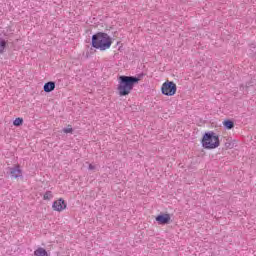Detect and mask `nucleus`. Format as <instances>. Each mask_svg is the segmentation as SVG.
I'll list each match as a JSON object with an SVG mask.
<instances>
[{"mask_svg":"<svg viewBox=\"0 0 256 256\" xmlns=\"http://www.w3.org/2000/svg\"><path fill=\"white\" fill-rule=\"evenodd\" d=\"M55 90V82H47L44 85V91L45 93H51V91Z\"/></svg>","mask_w":256,"mask_h":256,"instance_id":"nucleus-8","label":"nucleus"},{"mask_svg":"<svg viewBox=\"0 0 256 256\" xmlns=\"http://www.w3.org/2000/svg\"><path fill=\"white\" fill-rule=\"evenodd\" d=\"M161 92L162 95H166V97H173V95L177 93V84L173 81H166L162 84Z\"/></svg>","mask_w":256,"mask_h":256,"instance_id":"nucleus-4","label":"nucleus"},{"mask_svg":"<svg viewBox=\"0 0 256 256\" xmlns=\"http://www.w3.org/2000/svg\"><path fill=\"white\" fill-rule=\"evenodd\" d=\"M88 169L89 171H95V169H97V165L89 164Z\"/></svg>","mask_w":256,"mask_h":256,"instance_id":"nucleus-15","label":"nucleus"},{"mask_svg":"<svg viewBox=\"0 0 256 256\" xmlns=\"http://www.w3.org/2000/svg\"><path fill=\"white\" fill-rule=\"evenodd\" d=\"M51 199H53V192L46 191L44 196H43V200L44 201H51Z\"/></svg>","mask_w":256,"mask_h":256,"instance_id":"nucleus-11","label":"nucleus"},{"mask_svg":"<svg viewBox=\"0 0 256 256\" xmlns=\"http://www.w3.org/2000/svg\"><path fill=\"white\" fill-rule=\"evenodd\" d=\"M5 47H7V42L3 38H0V55L5 53Z\"/></svg>","mask_w":256,"mask_h":256,"instance_id":"nucleus-10","label":"nucleus"},{"mask_svg":"<svg viewBox=\"0 0 256 256\" xmlns=\"http://www.w3.org/2000/svg\"><path fill=\"white\" fill-rule=\"evenodd\" d=\"M52 209L61 213V211H65V209H67V203L63 198H60L53 202Z\"/></svg>","mask_w":256,"mask_h":256,"instance_id":"nucleus-5","label":"nucleus"},{"mask_svg":"<svg viewBox=\"0 0 256 256\" xmlns=\"http://www.w3.org/2000/svg\"><path fill=\"white\" fill-rule=\"evenodd\" d=\"M139 83V78L134 76H120L118 84V93L120 97H127L132 91L133 87Z\"/></svg>","mask_w":256,"mask_h":256,"instance_id":"nucleus-1","label":"nucleus"},{"mask_svg":"<svg viewBox=\"0 0 256 256\" xmlns=\"http://www.w3.org/2000/svg\"><path fill=\"white\" fill-rule=\"evenodd\" d=\"M219 136L215 132L205 133L202 138V146L204 149H217L219 147Z\"/></svg>","mask_w":256,"mask_h":256,"instance_id":"nucleus-3","label":"nucleus"},{"mask_svg":"<svg viewBox=\"0 0 256 256\" xmlns=\"http://www.w3.org/2000/svg\"><path fill=\"white\" fill-rule=\"evenodd\" d=\"M10 175L14 179H19V177H23V171L19 165L10 168Z\"/></svg>","mask_w":256,"mask_h":256,"instance_id":"nucleus-7","label":"nucleus"},{"mask_svg":"<svg viewBox=\"0 0 256 256\" xmlns=\"http://www.w3.org/2000/svg\"><path fill=\"white\" fill-rule=\"evenodd\" d=\"M13 125L15 127H20V125H23V118H16L14 121H13Z\"/></svg>","mask_w":256,"mask_h":256,"instance_id":"nucleus-13","label":"nucleus"},{"mask_svg":"<svg viewBox=\"0 0 256 256\" xmlns=\"http://www.w3.org/2000/svg\"><path fill=\"white\" fill-rule=\"evenodd\" d=\"M111 45H113V40L107 33L98 32L92 36V47L94 49L107 51V49H111Z\"/></svg>","mask_w":256,"mask_h":256,"instance_id":"nucleus-2","label":"nucleus"},{"mask_svg":"<svg viewBox=\"0 0 256 256\" xmlns=\"http://www.w3.org/2000/svg\"><path fill=\"white\" fill-rule=\"evenodd\" d=\"M224 127L226 129H233V127H234L233 121H230V120L224 121Z\"/></svg>","mask_w":256,"mask_h":256,"instance_id":"nucleus-12","label":"nucleus"},{"mask_svg":"<svg viewBox=\"0 0 256 256\" xmlns=\"http://www.w3.org/2000/svg\"><path fill=\"white\" fill-rule=\"evenodd\" d=\"M35 256H47V250L45 248H38L34 251Z\"/></svg>","mask_w":256,"mask_h":256,"instance_id":"nucleus-9","label":"nucleus"},{"mask_svg":"<svg viewBox=\"0 0 256 256\" xmlns=\"http://www.w3.org/2000/svg\"><path fill=\"white\" fill-rule=\"evenodd\" d=\"M156 221L159 225H167L171 221V215L160 214L156 217Z\"/></svg>","mask_w":256,"mask_h":256,"instance_id":"nucleus-6","label":"nucleus"},{"mask_svg":"<svg viewBox=\"0 0 256 256\" xmlns=\"http://www.w3.org/2000/svg\"><path fill=\"white\" fill-rule=\"evenodd\" d=\"M63 133H73V127L69 125L67 128L63 129Z\"/></svg>","mask_w":256,"mask_h":256,"instance_id":"nucleus-14","label":"nucleus"}]
</instances>
